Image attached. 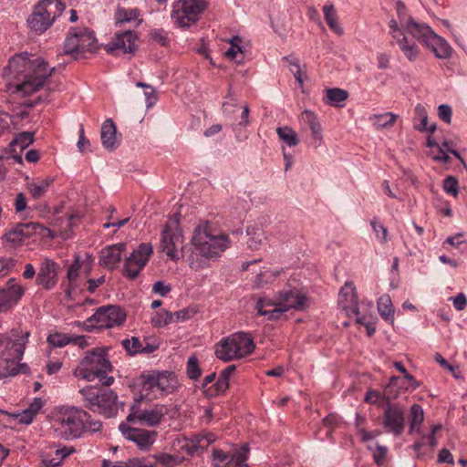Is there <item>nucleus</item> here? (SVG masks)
Here are the masks:
<instances>
[{
  "instance_id": "6e6d98bb",
  "label": "nucleus",
  "mask_w": 467,
  "mask_h": 467,
  "mask_svg": "<svg viewBox=\"0 0 467 467\" xmlns=\"http://www.w3.org/2000/svg\"><path fill=\"white\" fill-rule=\"evenodd\" d=\"M443 190L445 192L457 196L459 192L458 181L453 176H448L443 181Z\"/></svg>"
},
{
  "instance_id": "680f3d73",
  "label": "nucleus",
  "mask_w": 467,
  "mask_h": 467,
  "mask_svg": "<svg viewBox=\"0 0 467 467\" xmlns=\"http://www.w3.org/2000/svg\"><path fill=\"white\" fill-rule=\"evenodd\" d=\"M14 205L16 213H22L27 208V201L23 192L16 194Z\"/></svg>"
},
{
  "instance_id": "0eeeda50",
  "label": "nucleus",
  "mask_w": 467,
  "mask_h": 467,
  "mask_svg": "<svg viewBox=\"0 0 467 467\" xmlns=\"http://www.w3.org/2000/svg\"><path fill=\"white\" fill-rule=\"evenodd\" d=\"M402 26L410 35L426 46L437 58L447 59L451 57L452 47L451 45L429 26L420 24L414 19H410L406 25L402 24Z\"/></svg>"
},
{
  "instance_id": "4be33fe9",
  "label": "nucleus",
  "mask_w": 467,
  "mask_h": 467,
  "mask_svg": "<svg viewBox=\"0 0 467 467\" xmlns=\"http://www.w3.org/2000/svg\"><path fill=\"white\" fill-rule=\"evenodd\" d=\"M58 265L49 258H45L39 266L36 284L46 290L52 289L57 283Z\"/></svg>"
},
{
  "instance_id": "f8f14e48",
  "label": "nucleus",
  "mask_w": 467,
  "mask_h": 467,
  "mask_svg": "<svg viewBox=\"0 0 467 467\" xmlns=\"http://www.w3.org/2000/svg\"><path fill=\"white\" fill-rule=\"evenodd\" d=\"M208 6L207 0H178L174 2L171 17L180 27L194 25Z\"/></svg>"
},
{
  "instance_id": "4d7b16f0",
  "label": "nucleus",
  "mask_w": 467,
  "mask_h": 467,
  "mask_svg": "<svg viewBox=\"0 0 467 467\" xmlns=\"http://www.w3.org/2000/svg\"><path fill=\"white\" fill-rule=\"evenodd\" d=\"M278 275V272H273L269 270L262 271L256 275L254 283L257 286H261L274 280Z\"/></svg>"
},
{
  "instance_id": "9d476101",
  "label": "nucleus",
  "mask_w": 467,
  "mask_h": 467,
  "mask_svg": "<svg viewBox=\"0 0 467 467\" xmlns=\"http://www.w3.org/2000/svg\"><path fill=\"white\" fill-rule=\"evenodd\" d=\"M85 406L90 410L106 418H111L118 412L117 394L110 389H102L88 386L79 390Z\"/></svg>"
},
{
  "instance_id": "a19ab883",
  "label": "nucleus",
  "mask_w": 467,
  "mask_h": 467,
  "mask_svg": "<svg viewBox=\"0 0 467 467\" xmlns=\"http://www.w3.org/2000/svg\"><path fill=\"white\" fill-rule=\"evenodd\" d=\"M397 118L398 116L392 112H385L370 116L369 120L377 130H379L392 127Z\"/></svg>"
},
{
  "instance_id": "ea45409f",
  "label": "nucleus",
  "mask_w": 467,
  "mask_h": 467,
  "mask_svg": "<svg viewBox=\"0 0 467 467\" xmlns=\"http://www.w3.org/2000/svg\"><path fill=\"white\" fill-rule=\"evenodd\" d=\"M246 234L249 236L247 240L248 247L251 250H258L265 239V234L263 229L251 225L247 227Z\"/></svg>"
},
{
  "instance_id": "6ab92c4d",
  "label": "nucleus",
  "mask_w": 467,
  "mask_h": 467,
  "mask_svg": "<svg viewBox=\"0 0 467 467\" xmlns=\"http://www.w3.org/2000/svg\"><path fill=\"white\" fill-rule=\"evenodd\" d=\"M91 265L89 264L84 266L79 255H75V259L67 269V278L68 286L65 290L66 295L70 296L72 293L80 288L85 277L89 274Z\"/></svg>"
},
{
  "instance_id": "2eb2a0df",
  "label": "nucleus",
  "mask_w": 467,
  "mask_h": 467,
  "mask_svg": "<svg viewBox=\"0 0 467 467\" xmlns=\"http://www.w3.org/2000/svg\"><path fill=\"white\" fill-rule=\"evenodd\" d=\"M168 413L165 405L156 404L150 409H140L136 404L130 408V412L127 416V421L131 423H140L147 427H156L161 423Z\"/></svg>"
},
{
  "instance_id": "e2e57ef3",
  "label": "nucleus",
  "mask_w": 467,
  "mask_h": 467,
  "mask_svg": "<svg viewBox=\"0 0 467 467\" xmlns=\"http://www.w3.org/2000/svg\"><path fill=\"white\" fill-rule=\"evenodd\" d=\"M389 26L390 28L389 34L394 40L404 34H409L403 27L400 28L399 26L398 22L395 19H391Z\"/></svg>"
},
{
  "instance_id": "c85d7f7f",
  "label": "nucleus",
  "mask_w": 467,
  "mask_h": 467,
  "mask_svg": "<svg viewBox=\"0 0 467 467\" xmlns=\"http://www.w3.org/2000/svg\"><path fill=\"white\" fill-rule=\"evenodd\" d=\"M300 121L311 130L315 147L320 146L323 141L322 128L317 115L309 109H305L300 115Z\"/></svg>"
},
{
  "instance_id": "4468645a",
  "label": "nucleus",
  "mask_w": 467,
  "mask_h": 467,
  "mask_svg": "<svg viewBox=\"0 0 467 467\" xmlns=\"http://www.w3.org/2000/svg\"><path fill=\"white\" fill-rule=\"evenodd\" d=\"M126 320V313L119 306L109 305L99 307L96 312L87 319V327L99 330L121 326Z\"/></svg>"
},
{
  "instance_id": "20e7f679",
  "label": "nucleus",
  "mask_w": 467,
  "mask_h": 467,
  "mask_svg": "<svg viewBox=\"0 0 467 467\" xmlns=\"http://www.w3.org/2000/svg\"><path fill=\"white\" fill-rule=\"evenodd\" d=\"M53 422L56 431L67 440L79 438L85 431H99L102 427L99 420H91L87 411L77 407L57 409Z\"/></svg>"
},
{
  "instance_id": "f257e3e1",
  "label": "nucleus",
  "mask_w": 467,
  "mask_h": 467,
  "mask_svg": "<svg viewBox=\"0 0 467 467\" xmlns=\"http://www.w3.org/2000/svg\"><path fill=\"white\" fill-rule=\"evenodd\" d=\"M5 70L17 79L16 90L23 96H29L44 86L55 67H50L40 57L23 53L11 57Z\"/></svg>"
},
{
  "instance_id": "58836bf2",
  "label": "nucleus",
  "mask_w": 467,
  "mask_h": 467,
  "mask_svg": "<svg viewBox=\"0 0 467 467\" xmlns=\"http://www.w3.org/2000/svg\"><path fill=\"white\" fill-rule=\"evenodd\" d=\"M378 310L381 317L390 323L394 322V308L392 306L391 298L389 295H382L378 299Z\"/></svg>"
},
{
  "instance_id": "9b49d317",
  "label": "nucleus",
  "mask_w": 467,
  "mask_h": 467,
  "mask_svg": "<svg viewBox=\"0 0 467 467\" xmlns=\"http://www.w3.org/2000/svg\"><path fill=\"white\" fill-rule=\"evenodd\" d=\"M254 349L252 337L244 332L234 333L226 338H223L215 348L216 357L229 362L250 355Z\"/></svg>"
},
{
  "instance_id": "37998d69",
  "label": "nucleus",
  "mask_w": 467,
  "mask_h": 467,
  "mask_svg": "<svg viewBox=\"0 0 467 467\" xmlns=\"http://www.w3.org/2000/svg\"><path fill=\"white\" fill-rule=\"evenodd\" d=\"M423 420L424 412L422 407L419 404H413L410 410V432H419Z\"/></svg>"
},
{
  "instance_id": "de8ad7c7",
  "label": "nucleus",
  "mask_w": 467,
  "mask_h": 467,
  "mask_svg": "<svg viewBox=\"0 0 467 467\" xmlns=\"http://www.w3.org/2000/svg\"><path fill=\"white\" fill-rule=\"evenodd\" d=\"M74 450L73 449H67V448H63V449H57L56 450L55 453H56V457H53V458H46L44 460V462L45 464L47 466V467H57L58 466L62 461L67 456L69 455Z\"/></svg>"
},
{
  "instance_id": "6e6552de",
  "label": "nucleus",
  "mask_w": 467,
  "mask_h": 467,
  "mask_svg": "<svg viewBox=\"0 0 467 467\" xmlns=\"http://www.w3.org/2000/svg\"><path fill=\"white\" fill-rule=\"evenodd\" d=\"M139 382L142 392L153 393L155 397L172 394L180 387L176 374L167 370L144 371Z\"/></svg>"
},
{
  "instance_id": "423d86ee",
  "label": "nucleus",
  "mask_w": 467,
  "mask_h": 467,
  "mask_svg": "<svg viewBox=\"0 0 467 467\" xmlns=\"http://www.w3.org/2000/svg\"><path fill=\"white\" fill-rule=\"evenodd\" d=\"M111 369L107 351L103 348H95L81 360L74 374L77 378L88 381L99 379L102 385L110 386L114 382V378L108 376Z\"/></svg>"
},
{
  "instance_id": "f3484780",
  "label": "nucleus",
  "mask_w": 467,
  "mask_h": 467,
  "mask_svg": "<svg viewBox=\"0 0 467 467\" xmlns=\"http://www.w3.org/2000/svg\"><path fill=\"white\" fill-rule=\"evenodd\" d=\"M182 244V235L178 228V222L165 224L161 232V245L165 254L173 261L179 259L178 246Z\"/></svg>"
},
{
  "instance_id": "ddd939ff",
  "label": "nucleus",
  "mask_w": 467,
  "mask_h": 467,
  "mask_svg": "<svg viewBox=\"0 0 467 467\" xmlns=\"http://www.w3.org/2000/svg\"><path fill=\"white\" fill-rule=\"evenodd\" d=\"M34 235L53 238L52 231L41 223L35 222L19 223L7 230L2 236V240L12 247L20 245L26 239Z\"/></svg>"
},
{
  "instance_id": "052dcab7",
  "label": "nucleus",
  "mask_w": 467,
  "mask_h": 467,
  "mask_svg": "<svg viewBox=\"0 0 467 467\" xmlns=\"http://www.w3.org/2000/svg\"><path fill=\"white\" fill-rule=\"evenodd\" d=\"M356 317H357V318H356L357 323L364 325L366 327L368 336L371 337L376 331V327H375L374 323L371 322L366 316L358 315Z\"/></svg>"
},
{
  "instance_id": "c9c22d12",
  "label": "nucleus",
  "mask_w": 467,
  "mask_h": 467,
  "mask_svg": "<svg viewBox=\"0 0 467 467\" xmlns=\"http://www.w3.org/2000/svg\"><path fill=\"white\" fill-rule=\"evenodd\" d=\"M53 182V178L47 177L45 179L27 183L26 189L34 200H39L46 195Z\"/></svg>"
},
{
  "instance_id": "a18cd8bd",
  "label": "nucleus",
  "mask_w": 467,
  "mask_h": 467,
  "mask_svg": "<svg viewBox=\"0 0 467 467\" xmlns=\"http://www.w3.org/2000/svg\"><path fill=\"white\" fill-rule=\"evenodd\" d=\"M150 322L154 327H163L175 322L174 315H171V313L166 309H161L152 316Z\"/></svg>"
},
{
  "instance_id": "603ef678",
  "label": "nucleus",
  "mask_w": 467,
  "mask_h": 467,
  "mask_svg": "<svg viewBox=\"0 0 467 467\" xmlns=\"http://www.w3.org/2000/svg\"><path fill=\"white\" fill-rule=\"evenodd\" d=\"M187 375L191 379H197L201 376L202 370L199 366L198 358L191 356L187 361Z\"/></svg>"
},
{
  "instance_id": "bb28decb",
  "label": "nucleus",
  "mask_w": 467,
  "mask_h": 467,
  "mask_svg": "<svg viewBox=\"0 0 467 467\" xmlns=\"http://www.w3.org/2000/svg\"><path fill=\"white\" fill-rule=\"evenodd\" d=\"M47 341L54 348H63L70 343L78 346L80 348H85L88 346L84 336H70L61 332L49 334Z\"/></svg>"
},
{
  "instance_id": "39448f33",
  "label": "nucleus",
  "mask_w": 467,
  "mask_h": 467,
  "mask_svg": "<svg viewBox=\"0 0 467 467\" xmlns=\"http://www.w3.org/2000/svg\"><path fill=\"white\" fill-rule=\"evenodd\" d=\"M28 337V332L16 331L7 341L0 357V379L29 372L27 364L18 363L23 358Z\"/></svg>"
},
{
  "instance_id": "bf43d9fd",
  "label": "nucleus",
  "mask_w": 467,
  "mask_h": 467,
  "mask_svg": "<svg viewBox=\"0 0 467 467\" xmlns=\"http://www.w3.org/2000/svg\"><path fill=\"white\" fill-rule=\"evenodd\" d=\"M439 118L445 123L449 124L451 121L452 109L450 105L441 104L438 107Z\"/></svg>"
},
{
  "instance_id": "8fccbe9b",
  "label": "nucleus",
  "mask_w": 467,
  "mask_h": 467,
  "mask_svg": "<svg viewBox=\"0 0 467 467\" xmlns=\"http://www.w3.org/2000/svg\"><path fill=\"white\" fill-rule=\"evenodd\" d=\"M231 45L228 50L224 53L225 57L231 60L236 59L238 53H243V47H241L242 39L238 36H234L228 40Z\"/></svg>"
},
{
  "instance_id": "69168bd1",
  "label": "nucleus",
  "mask_w": 467,
  "mask_h": 467,
  "mask_svg": "<svg viewBox=\"0 0 467 467\" xmlns=\"http://www.w3.org/2000/svg\"><path fill=\"white\" fill-rule=\"evenodd\" d=\"M213 460L216 462L215 466L220 467L225 464L231 454L225 453L223 451L215 450L213 451Z\"/></svg>"
},
{
  "instance_id": "5fc2aeb1",
  "label": "nucleus",
  "mask_w": 467,
  "mask_h": 467,
  "mask_svg": "<svg viewBox=\"0 0 467 467\" xmlns=\"http://www.w3.org/2000/svg\"><path fill=\"white\" fill-rule=\"evenodd\" d=\"M376 237L381 244H385L388 241V229L381 223H379L376 219L370 222Z\"/></svg>"
},
{
  "instance_id": "f03ea898",
  "label": "nucleus",
  "mask_w": 467,
  "mask_h": 467,
  "mask_svg": "<svg viewBox=\"0 0 467 467\" xmlns=\"http://www.w3.org/2000/svg\"><path fill=\"white\" fill-rule=\"evenodd\" d=\"M230 243L226 234H214L207 223L199 224L191 239L187 255L189 267L194 271L207 268L210 260L219 257L230 246Z\"/></svg>"
},
{
  "instance_id": "774afa93",
  "label": "nucleus",
  "mask_w": 467,
  "mask_h": 467,
  "mask_svg": "<svg viewBox=\"0 0 467 467\" xmlns=\"http://www.w3.org/2000/svg\"><path fill=\"white\" fill-rule=\"evenodd\" d=\"M387 454V448L385 446L376 444L375 451H373V458L377 464H380L385 459Z\"/></svg>"
},
{
  "instance_id": "a211bd4d",
  "label": "nucleus",
  "mask_w": 467,
  "mask_h": 467,
  "mask_svg": "<svg viewBox=\"0 0 467 467\" xmlns=\"http://www.w3.org/2000/svg\"><path fill=\"white\" fill-rule=\"evenodd\" d=\"M119 429L125 439L134 442L142 451L149 450L156 441L155 431L130 427L124 422L119 424Z\"/></svg>"
},
{
  "instance_id": "338daca9",
  "label": "nucleus",
  "mask_w": 467,
  "mask_h": 467,
  "mask_svg": "<svg viewBox=\"0 0 467 467\" xmlns=\"http://www.w3.org/2000/svg\"><path fill=\"white\" fill-rule=\"evenodd\" d=\"M156 459L159 463L165 467H171L176 463L175 457L168 453H161Z\"/></svg>"
},
{
  "instance_id": "3c124183",
  "label": "nucleus",
  "mask_w": 467,
  "mask_h": 467,
  "mask_svg": "<svg viewBox=\"0 0 467 467\" xmlns=\"http://www.w3.org/2000/svg\"><path fill=\"white\" fill-rule=\"evenodd\" d=\"M122 346L130 355H136L141 353L142 341L136 337H132L130 339L122 340Z\"/></svg>"
},
{
  "instance_id": "a878e982",
  "label": "nucleus",
  "mask_w": 467,
  "mask_h": 467,
  "mask_svg": "<svg viewBox=\"0 0 467 467\" xmlns=\"http://www.w3.org/2000/svg\"><path fill=\"white\" fill-rule=\"evenodd\" d=\"M34 133L24 131L17 134L9 143L11 158L17 163H22V151L34 142Z\"/></svg>"
},
{
  "instance_id": "2f4dec72",
  "label": "nucleus",
  "mask_w": 467,
  "mask_h": 467,
  "mask_svg": "<svg viewBox=\"0 0 467 467\" xmlns=\"http://www.w3.org/2000/svg\"><path fill=\"white\" fill-rule=\"evenodd\" d=\"M236 367L234 365H230L226 367L221 373L214 383V390L209 389L205 390V395L208 397H213L224 393L229 388V379L230 376L234 373Z\"/></svg>"
},
{
  "instance_id": "0e129e2a",
  "label": "nucleus",
  "mask_w": 467,
  "mask_h": 467,
  "mask_svg": "<svg viewBox=\"0 0 467 467\" xmlns=\"http://www.w3.org/2000/svg\"><path fill=\"white\" fill-rule=\"evenodd\" d=\"M152 291L161 296H165L170 293L171 286L169 285H165L163 281H157L153 284Z\"/></svg>"
},
{
  "instance_id": "393cba45",
  "label": "nucleus",
  "mask_w": 467,
  "mask_h": 467,
  "mask_svg": "<svg viewBox=\"0 0 467 467\" xmlns=\"http://www.w3.org/2000/svg\"><path fill=\"white\" fill-rule=\"evenodd\" d=\"M125 248L124 243L106 246L100 252L99 264L110 270L117 268Z\"/></svg>"
},
{
  "instance_id": "c03bdc74",
  "label": "nucleus",
  "mask_w": 467,
  "mask_h": 467,
  "mask_svg": "<svg viewBox=\"0 0 467 467\" xmlns=\"http://www.w3.org/2000/svg\"><path fill=\"white\" fill-rule=\"evenodd\" d=\"M276 133L278 138L289 147L296 146L299 143L296 131L288 126L278 127Z\"/></svg>"
},
{
  "instance_id": "13d9d810",
  "label": "nucleus",
  "mask_w": 467,
  "mask_h": 467,
  "mask_svg": "<svg viewBox=\"0 0 467 467\" xmlns=\"http://www.w3.org/2000/svg\"><path fill=\"white\" fill-rule=\"evenodd\" d=\"M196 314V310L192 307L183 308L182 310L176 311L174 313H171V315H174L175 322L180 321H186L193 317V316Z\"/></svg>"
},
{
  "instance_id": "79ce46f5",
  "label": "nucleus",
  "mask_w": 467,
  "mask_h": 467,
  "mask_svg": "<svg viewBox=\"0 0 467 467\" xmlns=\"http://www.w3.org/2000/svg\"><path fill=\"white\" fill-rule=\"evenodd\" d=\"M248 451V446L244 444L241 449L231 454L223 467H248L245 462Z\"/></svg>"
},
{
  "instance_id": "473e14b6",
  "label": "nucleus",
  "mask_w": 467,
  "mask_h": 467,
  "mask_svg": "<svg viewBox=\"0 0 467 467\" xmlns=\"http://www.w3.org/2000/svg\"><path fill=\"white\" fill-rule=\"evenodd\" d=\"M413 127L419 131H429L433 133L436 130V124L428 125V113L425 107L421 104H417L415 107V116L413 119Z\"/></svg>"
},
{
  "instance_id": "412c9836",
  "label": "nucleus",
  "mask_w": 467,
  "mask_h": 467,
  "mask_svg": "<svg viewBox=\"0 0 467 467\" xmlns=\"http://www.w3.org/2000/svg\"><path fill=\"white\" fill-rule=\"evenodd\" d=\"M404 411L396 404H389L384 410L383 426L389 433L399 436L404 430Z\"/></svg>"
},
{
  "instance_id": "f704fd0d",
  "label": "nucleus",
  "mask_w": 467,
  "mask_h": 467,
  "mask_svg": "<svg viewBox=\"0 0 467 467\" xmlns=\"http://www.w3.org/2000/svg\"><path fill=\"white\" fill-rule=\"evenodd\" d=\"M79 43L81 54L85 52H92L96 49V37L94 33L87 28H75Z\"/></svg>"
},
{
  "instance_id": "1a4fd4ad",
  "label": "nucleus",
  "mask_w": 467,
  "mask_h": 467,
  "mask_svg": "<svg viewBox=\"0 0 467 467\" xmlns=\"http://www.w3.org/2000/svg\"><path fill=\"white\" fill-rule=\"evenodd\" d=\"M62 0H41L33 9L26 23L31 30L38 35L45 33L65 10Z\"/></svg>"
},
{
  "instance_id": "4c0bfd02",
  "label": "nucleus",
  "mask_w": 467,
  "mask_h": 467,
  "mask_svg": "<svg viewBox=\"0 0 467 467\" xmlns=\"http://www.w3.org/2000/svg\"><path fill=\"white\" fill-rule=\"evenodd\" d=\"M348 98V92L345 89L339 88H327L326 89L324 102L334 107L342 108Z\"/></svg>"
},
{
  "instance_id": "72a5a7b5",
  "label": "nucleus",
  "mask_w": 467,
  "mask_h": 467,
  "mask_svg": "<svg viewBox=\"0 0 467 467\" xmlns=\"http://www.w3.org/2000/svg\"><path fill=\"white\" fill-rule=\"evenodd\" d=\"M0 420L5 424H30L34 416L27 409L23 410L17 413H8L7 411L0 410Z\"/></svg>"
},
{
  "instance_id": "7c9ffc66",
  "label": "nucleus",
  "mask_w": 467,
  "mask_h": 467,
  "mask_svg": "<svg viewBox=\"0 0 467 467\" xmlns=\"http://www.w3.org/2000/svg\"><path fill=\"white\" fill-rule=\"evenodd\" d=\"M116 132L117 129L112 119H106L101 127L100 137L103 146L109 150H114L117 147Z\"/></svg>"
},
{
  "instance_id": "aec40b11",
  "label": "nucleus",
  "mask_w": 467,
  "mask_h": 467,
  "mask_svg": "<svg viewBox=\"0 0 467 467\" xmlns=\"http://www.w3.org/2000/svg\"><path fill=\"white\" fill-rule=\"evenodd\" d=\"M25 294L24 287L15 278H10L5 287L0 288V312L15 306Z\"/></svg>"
},
{
  "instance_id": "49530a36",
  "label": "nucleus",
  "mask_w": 467,
  "mask_h": 467,
  "mask_svg": "<svg viewBox=\"0 0 467 467\" xmlns=\"http://www.w3.org/2000/svg\"><path fill=\"white\" fill-rule=\"evenodd\" d=\"M140 16L138 8L125 9L119 7L115 13L116 24L128 23L136 20Z\"/></svg>"
},
{
  "instance_id": "c756f323",
  "label": "nucleus",
  "mask_w": 467,
  "mask_h": 467,
  "mask_svg": "<svg viewBox=\"0 0 467 467\" xmlns=\"http://www.w3.org/2000/svg\"><path fill=\"white\" fill-rule=\"evenodd\" d=\"M400 51L410 62H414L420 56V47L413 39H410L406 34L395 39Z\"/></svg>"
},
{
  "instance_id": "5701e85b",
  "label": "nucleus",
  "mask_w": 467,
  "mask_h": 467,
  "mask_svg": "<svg viewBox=\"0 0 467 467\" xmlns=\"http://www.w3.org/2000/svg\"><path fill=\"white\" fill-rule=\"evenodd\" d=\"M338 304L344 310L347 311L348 316L359 315L357 291L352 282H346L344 286L340 289L338 295Z\"/></svg>"
},
{
  "instance_id": "dca6fc26",
  "label": "nucleus",
  "mask_w": 467,
  "mask_h": 467,
  "mask_svg": "<svg viewBox=\"0 0 467 467\" xmlns=\"http://www.w3.org/2000/svg\"><path fill=\"white\" fill-rule=\"evenodd\" d=\"M151 254L152 246L150 244H140L138 248L126 258L123 275L130 279H135L148 263Z\"/></svg>"
},
{
  "instance_id": "7ed1b4c3",
  "label": "nucleus",
  "mask_w": 467,
  "mask_h": 467,
  "mask_svg": "<svg viewBox=\"0 0 467 467\" xmlns=\"http://www.w3.org/2000/svg\"><path fill=\"white\" fill-rule=\"evenodd\" d=\"M308 307V297L296 287L286 286L280 290L275 299L259 298L255 308L257 314L268 320H277L289 310L304 311Z\"/></svg>"
},
{
  "instance_id": "e433bc0d",
  "label": "nucleus",
  "mask_w": 467,
  "mask_h": 467,
  "mask_svg": "<svg viewBox=\"0 0 467 467\" xmlns=\"http://www.w3.org/2000/svg\"><path fill=\"white\" fill-rule=\"evenodd\" d=\"M324 18L329 28L337 36L344 34V29L338 22V16L333 4H326L323 6Z\"/></svg>"
},
{
  "instance_id": "864d4df0",
  "label": "nucleus",
  "mask_w": 467,
  "mask_h": 467,
  "mask_svg": "<svg viewBox=\"0 0 467 467\" xmlns=\"http://www.w3.org/2000/svg\"><path fill=\"white\" fill-rule=\"evenodd\" d=\"M438 444L437 439L434 434L423 435L420 440L416 441L413 445L414 450L420 451L422 447L429 445L431 448L436 447Z\"/></svg>"
},
{
  "instance_id": "09e8293b",
  "label": "nucleus",
  "mask_w": 467,
  "mask_h": 467,
  "mask_svg": "<svg viewBox=\"0 0 467 467\" xmlns=\"http://www.w3.org/2000/svg\"><path fill=\"white\" fill-rule=\"evenodd\" d=\"M65 53L81 54L79 49V43L78 41V35L76 34L75 28L72 29L65 41Z\"/></svg>"
},
{
  "instance_id": "b1692460",
  "label": "nucleus",
  "mask_w": 467,
  "mask_h": 467,
  "mask_svg": "<svg viewBox=\"0 0 467 467\" xmlns=\"http://www.w3.org/2000/svg\"><path fill=\"white\" fill-rule=\"evenodd\" d=\"M137 38V33L132 30L116 33L114 39L107 45L106 49L109 53L117 49H121L124 53H133Z\"/></svg>"
},
{
  "instance_id": "cd10ccee",
  "label": "nucleus",
  "mask_w": 467,
  "mask_h": 467,
  "mask_svg": "<svg viewBox=\"0 0 467 467\" xmlns=\"http://www.w3.org/2000/svg\"><path fill=\"white\" fill-rule=\"evenodd\" d=\"M300 121L311 130L315 147L320 146L323 141L322 128L317 115L309 109H305L300 115Z\"/></svg>"
}]
</instances>
